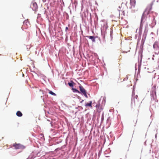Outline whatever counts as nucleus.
<instances>
[{
  "instance_id": "nucleus-5",
  "label": "nucleus",
  "mask_w": 159,
  "mask_h": 159,
  "mask_svg": "<svg viewBox=\"0 0 159 159\" xmlns=\"http://www.w3.org/2000/svg\"><path fill=\"white\" fill-rule=\"evenodd\" d=\"M86 37L88 38H89L90 39H91L93 42H95V38L93 36H87Z\"/></svg>"
},
{
  "instance_id": "nucleus-2",
  "label": "nucleus",
  "mask_w": 159,
  "mask_h": 159,
  "mask_svg": "<svg viewBox=\"0 0 159 159\" xmlns=\"http://www.w3.org/2000/svg\"><path fill=\"white\" fill-rule=\"evenodd\" d=\"M31 7L33 11H36L37 10L38 7L35 2H33L31 5Z\"/></svg>"
},
{
  "instance_id": "nucleus-6",
  "label": "nucleus",
  "mask_w": 159,
  "mask_h": 159,
  "mask_svg": "<svg viewBox=\"0 0 159 159\" xmlns=\"http://www.w3.org/2000/svg\"><path fill=\"white\" fill-rule=\"evenodd\" d=\"M131 4V7H130L131 9H132V7H134L135 5V1H132L130 2Z\"/></svg>"
},
{
  "instance_id": "nucleus-10",
  "label": "nucleus",
  "mask_w": 159,
  "mask_h": 159,
  "mask_svg": "<svg viewBox=\"0 0 159 159\" xmlns=\"http://www.w3.org/2000/svg\"><path fill=\"white\" fill-rule=\"evenodd\" d=\"M49 93L50 94H51L52 95H54V96H56V94L55 93H54L52 91H49Z\"/></svg>"
},
{
  "instance_id": "nucleus-7",
  "label": "nucleus",
  "mask_w": 159,
  "mask_h": 159,
  "mask_svg": "<svg viewBox=\"0 0 159 159\" xmlns=\"http://www.w3.org/2000/svg\"><path fill=\"white\" fill-rule=\"evenodd\" d=\"M92 101H91L89 102V103H87L85 104V106L87 107L89 106L91 108L92 107Z\"/></svg>"
},
{
  "instance_id": "nucleus-11",
  "label": "nucleus",
  "mask_w": 159,
  "mask_h": 159,
  "mask_svg": "<svg viewBox=\"0 0 159 159\" xmlns=\"http://www.w3.org/2000/svg\"><path fill=\"white\" fill-rule=\"evenodd\" d=\"M71 82H72V83H68V84L70 86L72 87L73 86V82L72 81Z\"/></svg>"
},
{
  "instance_id": "nucleus-1",
  "label": "nucleus",
  "mask_w": 159,
  "mask_h": 159,
  "mask_svg": "<svg viewBox=\"0 0 159 159\" xmlns=\"http://www.w3.org/2000/svg\"><path fill=\"white\" fill-rule=\"evenodd\" d=\"M81 92L83 93V94L84 96L88 98V97L87 95V93L85 90L84 89L83 87L81 85L79 86Z\"/></svg>"
},
{
  "instance_id": "nucleus-8",
  "label": "nucleus",
  "mask_w": 159,
  "mask_h": 159,
  "mask_svg": "<svg viewBox=\"0 0 159 159\" xmlns=\"http://www.w3.org/2000/svg\"><path fill=\"white\" fill-rule=\"evenodd\" d=\"M16 115L17 116L19 117H21L22 116V113L20 111H18L16 113Z\"/></svg>"
},
{
  "instance_id": "nucleus-13",
  "label": "nucleus",
  "mask_w": 159,
  "mask_h": 159,
  "mask_svg": "<svg viewBox=\"0 0 159 159\" xmlns=\"http://www.w3.org/2000/svg\"><path fill=\"white\" fill-rule=\"evenodd\" d=\"M68 30V28L67 27H66V31L67 30Z\"/></svg>"
},
{
  "instance_id": "nucleus-14",
  "label": "nucleus",
  "mask_w": 159,
  "mask_h": 159,
  "mask_svg": "<svg viewBox=\"0 0 159 159\" xmlns=\"http://www.w3.org/2000/svg\"><path fill=\"white\" fill-rule=\"evenodd\" d=\"M132 11L133 12H135L136 11V10H132Z\"/></svg>"
},
{
  "instance_id": "nucleus-3",
  "label": "nucleus",
  "mask_w": 159,
  "mask_h": 159,
  "mask_svg": "<svg viewBox=\"0 0 159 159\" xmlns=\"http://www.w3.org/2000/svg\"><path fill=\"white\" fill-rule=\"evenodd\" d=\"M13 146L15 147V148L16 149H24L25 148L24 146L20 144H13Z\"/></svg>"
},
{
  "instance_id": "nucleus-4",
  "label": "nucleus",
  "mask_w": 159,
  "mask_h": 159,
  "mask_svg": "<svg viewBox=\"0 0 159 159\" xmlns=\"http://www.w3.org/2000/svg\"><path fill=\"white\" fill-rule=\"evenodd\" d=\"M138 96L136 95L134 97V99H132V102H131V103L132 104H135L136 102H138Z\"/></svg>"
},
{
  "instance_id": "nucleus-9",
  "label": "nucleus",
  "mask_w": 159,
  "mask_h": 159,
  "mask_svg": "<svg viewBox=\"0 0 159 159\" xmlns=\"http://www.w3.org/2000/svg\"><path fill=\"white\" fill-rule=\"evenodd\" d=\"M72 90L74 92H76L79 93H80V92L75 89L72 88Z\"/></svg>"
},
{
  "instance_id": "nucleus-12",
  "label": "nucleus",
  "mask_w": 159,
  "mask_h": 159,
  "mask_svg": "<svg viewBox=\"0 0 159 159\" xmlns=\"http://www.w3.org/2000/svg\"><path fill=\"white\" fill-rule=\"evenodd\" d=\"M144 17V13H143V14L142 16V18H141V26L142 25V22L143 21V19Z\"/></svg>"
},
{
  "instance_id": "nucleus-15",
  "label": "nucleus",
  "mask_w": 159,
  "mask_h": 159,
  "mask_svg": "<svg viewBox=\"0 0 159 159\" xmlns=\"http://www.w3.org/2000/svg\"><path fill=\"white\" fill-rule=\"evenodd\" d=\"M99 105H96V107H99Z\"/></svg>"
}]
</instances>
